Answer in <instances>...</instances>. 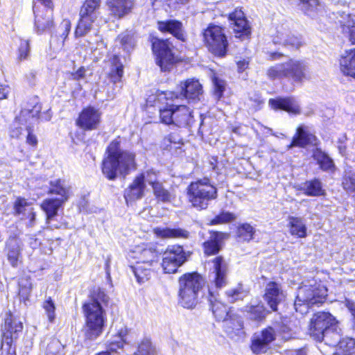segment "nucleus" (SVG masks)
Wrapping results in <instances>:
<instances>
[{
  "mask_svg": "<svg viewBox=\"0 0 355 355\" xmlns=\"http://www.w3.org/2000/svg\"><path fill=\"white\" fill-rule=\"evenodd\" d=\"M180 94L173 92L163 93L161 96H164L166 99H178L184 98L189 101H200V96L202 94V87L198 80L188 79L184 82H182L180 85Z\"/></svg>",
  "mask_w": 355,
  "mask_h": 355,
  "instance_id": "obj_13",
  "label": "nucleus"
},
{
  "mask_svg": "<svg viewBox=\"0 0 355 355\" xmlns=\"http://www.w3.org/2000/svg\"><path fill=\"white\" fill-rule=\"evenodd\" d=\"M344 304L352 315L353 322L355 327V302L349 299L345 298Z\"/></svg>",
  "mask_w": 355,
  "mask_h": 355,
  "instance_id": "obj_63",
  "label": "nucleus"
},
{
  "mask_svg": "<svg viewBox=\"0 0 355 355\" xmlns=\"http://www.w3.org/2000/svg\"><path fill=\"white\" fill-rule=\"evenodd\" d=\"M101 121V113L94 107H89L80 113L77 124L84 130L96 129Z\"/></svg>",
  "mask_w": 355,
  "mask_h": 355,
  "instance_id": "obj_20",
  "label": "nucleus"
},
{
  "mask_svg": "<svg viewBox=\"0 0 355 355\" xmlns=\"http://www.w3.org/2000/svg\"><path fill=\"white\" fill-rule=\"evenodd\" d=\"M188 198L192 206L198 209H205L210 201L218 196L217 189L207 178L191 182L188 187Z\"/></svg>",
  "mask_w": 355,
  "mask_h": 355,
  "instance_id": "obj_5",
  "label": "nucleus"
},
{
  "mask_svg": "<svg viewBox=\"0 0 355 355\" xmlns=\"http://www.w3.org/2000/svg\"><path fill=\"white\" fill-rule=\"evenodd\" d=\"M288 227L289 233L297 238L306 236L307 227L305 220L301 217L289 216L288 218Z\"/></svg>",
  "mask_w": 355,
  "mask_h": 355,
  "instance_id": "obj_31",
  "label": "nucleus"
},
{
  "mask_svg": "<svg viewBox=\"0 0 355 355\" xmlns=\"http://www.w3.org/2000/svg\"><path fill=\"white\" fill-rule=\"evenodd\" d=\"M245 311L250 320L259 321L265 318L267 311L261 302L251 304L245 307Z\"/></svg>",
  "mask_w": 355,
  "mask_h": 355,
  "instance_id": "obj_39",
  "label": "nucleus"
},
{
  "mask_svg": "<svg viewBox=\"0 0 355 355\" xmlns=\"http://www.w3.org/2000/svg\"><path fill=\"white\" fill-rule=\"evenodd\" d=\"M248 292L240 284L235 288L229 289L225 293L227 301L230 303L243 300L248 295Z\"/></svg>",
  "mask_w": 355,
  "mask_h": 355,
  "instance_id": "obj_47",
  "label": "nucleus"
},
{
  "mask_svg": "<svg viewBox=\"0 0 355 355\" xmlns=\"http://www.w3.org/2000/svg\"><path fill=\"white\" fill-rule=\"evenodd\" d=\"M48 193L59 196L55 198L65 203L71 195V187L64 180L56 179L50 182Z\"/></svg>",
  "mask_w": 355,
  "mask_h": 355,
  "instance_id": "obj_23",
  "label": "nucleus"
},
{
  "mask_svg": "<svg viewBox=\"0 0 355 355\" xmlns=\"http://www.w3.org/2000/svg\"><path fill=\"white\" fill-rule=\"evenodd\" d=\"M158 29L162 32H168L177 39L184 41L185 35L182 28V24L177 20H168L158 22Z\"/></svg>",
  "mask_w": 355,
  "mask_h": 355,
  "instance_id": "obj_30",
  "label": "nucleus"
},
{
  "mask_svg": "<svg viewBox=\"0 0 355 355\" xmlns=\"http://www.w3.org/2000/svg\"><path fill=\"white\" fill-rule=\"evenodd\" d=\"M131 270L134 273L137 281L139 283H144L148 281L151 275L150 266L141 263H136L135 266H131Z\"/></svg>",
  "mask_w": 355,
  "mask_h": 355,
  "instance_id": "obj_40",
  "label": "nucleus"
},
{
  "mask_svg": "<svg viewBox=\"0 0 355 355\" xmlns=\"http://www.w3.org/2000/svg\"><path fill=\"white\" fill-rule=\"evenodd\" d=\"M29 204L26 201V199L22 198H18L14 205V209L15 211L16 215H20L21 214H24L26 211L29 210V209H26L27 207H28Z\"/></svg>",
  "mask_w": 355,
  "mask_h": 355,
  "instance_id": "obj_61",
  "label": "nucleus"
},
{
  "mask_svg": "<svg viewBox=\"0 0 355 355\" xmlns=\"http://www.w3.org/2000/svg\"><path fill=\"white\" fill-rule=\"evenodd\" d=\"M226 236L222 232L214 233V237L204 243L205 253L207 255L216 254L220 248V241Z\"/></svg>",
  "mask_w": 355,
  "mask_h": 355,
  "instance_id": "obj_42",
  "label": "nucleus"
},
{
  "mask_svg": "<svg viewBox=\"0 0 355 355\" xmlns=\"http://www.w3.org/2000/svg\"><path fill=\"white\" fill-rule=\"evenodd\" d=\"M285 297L286 294L280 284L274 282L267 284L264 298L272 311L277 310V305L283 302Z\"/></svg>",
  "mask_w": 355,
  "mask_h": 355,
  "instance_id": "obj_18",
  "label": "nucleus"
},
{
  "mask_svg": "<svg viewBox=\"0 0 355 355\" xmlns=\"http://www.w3.org/2000/svg\"><path fill=\"white\" fill-rule=\"evenodd\" d=\"M229 19L236 37H248L250 34V26L241 9H236L230 14Z\"/></svg>",
  "mask_w": 355,
  "mask_h": 355,
  "instance_id": "obj_17",
  "label": "nucleus"
},
{
  "mask_svg": "<svg viewBox=\"0 0 355 355\" xmlns=\"http://www.w3.org/2000/svg\"><path fill=\"white\" fill-rule=\"evenodd\" d=\"M337 355H355V340L346 338L339 342L336 349Z\"/></svg>",
  "mask_w": 355,
  "mask_h": 355,
  "instance_id": "obj_45",
  "label": "nucleus"
},
{
  "mask_svg": "<svg viewBox=\"0 0 355 355\" xmlns=\"http://www.w3.org/2000/svg\"><path fill=\"white\" fill-rule=\"evenodd\" d=\"M64 203L62 200H56L54 198H49L44 199L40 207L42 210L46 214V223L48 225V228H59L60 225L52 224L54 218L58 215V211Z\"/></svg>",
  "mask_w": 355,
  "mask_h": 355,
  "instance_id": "obj_21",
  "label": "nucleus"
},
{
  "mask_svg": "<svg viewBox=\"0 0 355 355\" xmlns=\"http://www.w3.org/2000/svg\"><path fill=\"white\" fill-rule=\"evenodd\" d=\"M30 125H27L28 135L26 137V142L32 146H35L37 144L36 137L30 131Z\"/></svg>",
  "mask_w": 355,
  "mask_h": 355,
  "instance_id": "obj_64",
  "label": "nucleus"
},
{
  "mask_svg": "<svg viewBox=\"0 0 355 355\" xmlns=\"http://www.w3.org/2000/svg\"><path fill=\"white\" fill-rule=\"evenodd\" d=\"M133 257L138 259L137 263H141L151 266L158 259L157 252L151 247L146 245L137 246L132 252Z\"/></svg>",
  "mask_w": 355,
  "mask_h": 355,
  "instance_id": "obj_25",
  "label": "nucleus"
},
{
  "mask_svg": "<svg viewBox=\"0 0 355 355\" xmlns=\"http://www.w3.org/2000/svg\"><path fill=\"white\" fill-rule=\"evenodd\" d=\"M33 10L35 15V27L38 33H43L53 26V7L38 6L33 1Z\"/></svg>",
  "mask_w": 355,
  "mask_h": 355,
  "instance_id": "obj_16",
  "label": "nucleus"
},
{
  "mask_svg": "<svg viewBox=\"0 0 355 355\" xmlns=\"http://www.w3.org/2000/svg\"><path fill=\"white\" fill-rule=\"evenodd\" d=\"M71 30V21L69 19H63L59 26L60 37L65 40Z\"/></svg>",
  "mask_w": 355,
  "mask_h": 355,
  "instance_id": "obj_62",
  "label": "nucleus"
},
{
  "mask_svg": "<svg viewBox=\"0 0 355 355\" xmlns=\"http://www.w3.org/2000/svg\"><path fill=\"white\" fill-rule=\"evenodd\" d=\"M338 22L343 33L352 44H355V15L343 12L340 14Z\"/></svg>",
  "mask_w": 355,
  "mask_h": 355,
  "instance_id": "obj_29",
  "label": "nucleus"
},
{
  "mask_svg": "<svg viewBox=\"0 0 355 355\" xmlns=\"http://www.w3.org/2000/svg\"><path fill=\"white\" fill-rule=\"evenodd\" d=\"M106 154L102 162V172L109 180H115L118 174L125 176L136 168L135 153L121 149L119 139L111 141Z\"/></svg>",
  "mask_w": 355,
  "mask_h": 355,
  "instance_id": "obj_2",
  "label": "nucleus"
},
{
  "mask_svg": "<svg viewBox=\"0 0 355 355\" xmlns=\"http://www.w3.org/2000/svg\"><path fill=\"white\" fill-rule=\"evenodd\" d=\"M324 338H321L320 342L324 341L327 345L332 347L339 346V342L341 340V329L339 328L338 323L334 324V327H331L330 329H327V331L323 334Z\"/></svg>",
  "mask_w": 355,
  "mask_h": 355,
  "instance_id": "obj_34",
  "label": "nucleus"
},
{
  "mask_svg": "<svg viewBox=\"0 0 355 355\" xmlns=\"http://www.w3.org/2000/svg\"><path fill=\"white\" fill-rule=\"evenodd\" d=\"M95 20L85 17H80L78 24L75 30V37H80L86 35L92 28V24Z\"/></svg>",
  "mask_w": 355,
  "mask_h": 355,
  "instance_id": "obj_46",
  "label": "nucleus"
},
{
  "mask_svg": "<svg viewBox=\"0 0 355 355\" xmlns=\"http://www.w3.org/2000/svg\"><path fill=\"white\" fill-rule=\"evenodd\" d=\"M286 78L294 81H302L305 78V72L307 69L306 64L302 61L291 60L284 63Z\"/></svg>",
  "mask_w": 355,
  "mask_h": 355,
  "instance_id": "obj_26",
  "label": "nucleus"
},
{
  "mask_svg": "<svg viewBox=\"0 0 355 355\" xmlns=\"http://www.w3.org/2000/svg\"><path fill=\"white\" fill-rule=\"evenodd\" d=\"M100 0H86L80 10V17H85L95 20L98 15V9Z\"/></svg>",
  "mask_w": 355,
  "mask_h": 355,
  "instance_id": "obj_37",
  "label": "nucleus"
},
{
  "mask_svg": "<svg viewBox=\"0 0 355 355\" xmlns=\"http://www.w3.org/2000/svg\"><path fill=\"white\" fill-rule=\"evenodd\" d=\"M95 37L96 40L94 41H88L89 47L94 51L98 50L99 55H103L104 53L106 52V44L101 36L96 34Z\"/></svg>",
  "mask_w": 355,
  "mask_h": 355,
  "instance_id": "obj_59",
  "label": "nucleus"
},
{
  "mask_svg": "<svg viewBox=\"0 0 355 355\" xmlns=\"http://www.w3.org/2000/svg\"><path fill=\"white\" fill-rule=\"evenodd\" d=\"M128 332V327L123 324L116 327L114 339L110 343L109 349L115 352L118 349L123 348L124 344L127 342Z\"/></svg>",
  "mask_w": 355,
  "mask_h": 355,
  "instance_id": "obj_33",
  "label": "nucleus"
},
{
  "mask_svg": "<svg viewBox=\"0 0 355 355\" xmlns=\"http://www.w3.org/2000/svg\"><path fill=\"white\" fill-rule=\"evenodd\" d=\"M212 271L209 273L210 285L209 286V301L213 314L218 320L228 321L232 320L231 315L226 305L218 300L214 289L221 288L227 282L228 267L221 257L214 259Z\"/></svg>",
  "mask_w": 355,
  "mask_h": 355,
  "instance_id": "obj_3",
  "label": "nucleus"
},
{
  "mask_svg": "<svg viewBox=\"0 0 355 355\" xmlns=\"http://www.w3.org/2000/svg\"><path fill=\"white\" fill-rule=\"evenodd\" d=\"M19 295L21 299L26 302L28 300L32 291V284L28 278H21L19 282Z\"/></svg>",
  "mask_w": 355,
  "mask_h": 355,
  "instance_id": "obj_52",
  "label": "nucleus"
},
{
  "mask_svg": "<svg viewBox=\"0 0 355 355\" xmlns=\"http://www.w3.org/2000/svg\"><path fill=\"white\" fill-rule=\"evenodd\" d=\"M255 230L250 224L245 223L238 227V236L245 241H250L253 239Z\"/></svg>",
  "mask_w": 355,
  "mask_h": 355,
  "instance_id": "obj_54",
  "label": "nucleus"
},
{
  "mask_svg": "<svg viewBox=\"0 0 355 355\" xmlns=\"http://www.w3.org/2000/svg\"><path fill=\"white\" fill-rule=\"evenodd\" d=\"M156 234L164 239H188L189 232L184 229L157 228L155 230Z\"/></svg>",
  "mask_w": 355,
  "mask_h": 355,
  "instance_id": "obj_38",
  "label": "nucleus"
},
{
  "mask_svg": "<svg viewBox=\"0 0 355 355\" xmlns=\"http://www.w3.org/2000/svg\"><path fill=\"white\" fill-rule=\"evenodd\" d=\"M42 307L45 311L49 321L53 322L55 318V305L51 297H49L43 302Z\"/></svg>",
  "mask_w": 355,
  "mask_h": 355,
  "instance_id": "obj_56",
  "label": "nucleus"
},
{
  "mask_svg": "<svg viewBox=\"0 0 355 355\" xmlns=\"http://www.w3.org/2000/svg\"><path fill=\"white\" fill-rule=\"evenodd\" d=\"M137 178H142V182L145 184V182L148 183L151 185L152 187L157 183H159L158 181V175L153 170H148L141 174H139Z\"/></svg>",
  "mask_w": 355,
  "mask_h": 355,
  "instance_id": "obj_58",
  "label": "nucleus"
},
{
  "mask_svg": "<svg viewBox=\"0 0 355 355\" xmlns=\"http://www.w3.org/2000/svg\"><path fill=\"white\" fill-rule=\"evenodd\" d=\"M152 189L157 201L169 202L173 199V195L164 187L161 182L155 184Z\"/></svg>",
  "mask_w": 355,
  "mask_h": 355,
  "instance_id": "obj_43",
  "label": "nucleus"
},
{
  "mask_svg": "<svg viewBox=\"0 0 355 355\" xmlns=\"http://www.w3.org/2000/svg\"><path fill=\"white\" fill-rule=\"evenodd\" d=\"M313 157L316 161L320 168L324 171H333L335 165L333 159L320 149H316L313 152Z\"/></svg>",
  "mask_w": 355,
  "mask_h": 355,
  "instance_id": "obj_35",
  "label": "nucleus"
},
{
  "mask_svg": "<svg viewBox=\"0 0 355 355\" xmlns=\"http://www.w3.org/2000/svg\"><path fill=\"white\" fill-rule=\"evenodd\" d=\"M159 112L162 122L167 125L184 128L191 125L194 121L192 111L186 105H167Z\"/></svg>",
  "mask_w": 355,
  "mask_h": 355,
  "instance_id": "obj_8",
  "label": "nucleus"
},
{
  "mask_svg": "<svg viewBox=\"0 0 355 355\" xmlns=\"http://www.w3.org/2000/svg\"><path fill=\"white\" fill-rule=\"evenodd\" d=\"M212 83L214 85V94L215 98L220 99L225 89L226 83L224 80L217 76L215 73L211 77Z\"/></svg>",
  "mask_w": 355,
  "mask_h": 355,
  "instance_id": "obj_55",
  "label": "nucleus"
},
{
  "mask_svg": "<svg viewBox=\"0 0 355 355\" xmlns=\"http://www.w3.org/2000/svg\"><path fill=\"white\" fill-rule=\"evenodd\" d=\"M23 329V323L19 319L10 311L6 313L4 323L1 326V347L6 345L8 353H10L12 344L19 338Z\"/></svg>",
  "mask_w": 355,
  "mask_h": 355,
  "instance_id": "obj_10",
  "label": "nucleus"
},
{
  "mask_svg": "<svg viewBox=\"0 0 355 355\" xmlns=\"http://www.w3.org/2000/svg\"><path fill=\"white\" fill-rule=\"evenodd\" d=\"M301 7L306 15L313 17L319 12L321 6L318 0H302Z\"/></svg>",
  "mask_w": 355,
  "mask_h": 355,
  "instance_id": "obj_48",
  "label": "nucleus"
},
{
  "mask_svg": "<svg viewBox=\"0 0 355 355\" xmlns=\"http://www.w3.org/2000/svg\"><path fill=\"white\" fill-rule=\"evenodd\" d=\"M342 184L344 189L347 192H354L355 191V173L345 171Z\"/></svg>",
  "mask_w": 355,
  "mask_h": 355,
  "instance_id": "obj_57",
  "label": "nucleus"
},
{
  "mask_svg": "<svg viewBox=\"0 0 355 355\" xmlns=\"http://www.w3.org/2000/svg\"><path fill=\"white\" fill-rule=\"evenodd\" d=\"M274 44H280L291 49H298L301 46V41L291 34L290 30L284 26L277 28L273 36Z\"/></svg>",
  "mask_w": 355,
  "mask_h": 355,
  "instance_id": "obj_19",
  "label": "nucleus"
},
{
  "mask_svg": "<svg viewBox=\"0 0 355 355\" xmlns=\"http://www.w3.org/2000/svg\"><path fill=\"white\" fill-rule=\"evenodd\" d=\"M141 178V177H136L132 183L125 190L124 198L128 205L141 199L144 196L146 184L142 182Z\"/></svg>",
  "mask_w": 355,
  "mask_h": 355,
  "instance_id": "obj_27",
  "label": "nucleus"
},
{
  "mask_svg": "<svg viewBox=\"0 0 355 355\" xmlns=\"http://www.w3.org/2000/svg\"><path fill=\"white\" fill-rule=\"evenodd\" d=\"M327 293V288L320 284L300 286L294 302L295 311L301 314L306 313L311 306L324 302Z\"/></svg>",
  "mask_w": 355,
  "mask_h": 355,
  "instance_id": "obj_6",
  "label": "nucleus"
},
{
  "mask_svg": "<svg viewBox=\"0 0 355 355\" xmlns=\"http://www.w3.org/2000/svg\"><path fill=\"white\" fill-rule=\"evenodd\" d=\"M135 355H155V349L150 339L144 338L138 345Z\"/></svg>",
  "mask_w": 355,
  "mask_h": 355,
  "instance_id": "obj_51",
  "label": "nucleus"
},
{
  "mask_svg": "<svg viewBox=\"0 0 355 355\" xmlns=\"http://www.w3.org/2000/svg\"><path fill=\"white\" fill-rule=\"evenodd\" d=\"M286 73L284 63L272 66L267 71L268 78L272 80L286 78Z\"/></svg>",
  "mask_w": 355,
  "mask_h": 355,
  "instance_id": "obj_53",
  "label": "nucleus"
},
{
  "mask_svg": "<svg viewBox=\"0 0 355 355\" xmlns=\"http://www.w3.org/2000/svg\"><path fill=\"white\" fill-rule=\"evenodd\" d=\"M112 68L110 72V76L114 83L119 82L123 76V66L120 62L119 56L114 55L111 60Z\"/></svg>",
  "mask_w": 355,
  "mask_h": 355,
  "instance_id": "obj_44",
  "label": "nucleus"
},
{
  "mask_svg": "<svg viewBox=\"0 0 355 355\" xmlns=\"http://www.w3.org/2000/svg\"><path fill=\"white\" fill-rule=\"evenodd\" d=\"M30 53V44L28 40H21L19 48V53H18V60L21 61L26 60L28 58Z\"/></svg>",
  "mask_w": 355,
  "mask_h": 355,
  "instance_id": "obj_60",
  "label": "nucleus"
},
{
  "mask_svg": "<svg viewBox=\"0 0 355 355\" xmlns=\"http://www.w3.org/2000/svg\"><path fill=\"white\" fill-rule=\"evenodd\" d=\"M189 252L180 245L168 246L162 255V267L165 273H175L189 257Z\"/></svg>",
  "mask_w": 355,
  "mask_h": 355,
  "instance_id": "obj_11",
  "label": "nucleus"
},
{
  "mask_svg": "<svg viewBox=\"0 0 355 355\" xmlns=\"http://www.w3.org/2000/svg\"><path fill=\"white\" fill-rule=\"evenodd\" d=\"M301 191L309 196H320L324 194L321 182L318 179L306 181L301 187Z\"/></svg>",
  "mask_w": 355,
  "mask_h": 355,
  "instance_id": "obj_36",
  "label": "nucleus"
},
{
  "mask_svg": "<svg viewBox=\"0 0 355 355\" xmlns=\"http://www.w3.org/2000/svg\"><path fill=\"white\" fill-rule=\"evenodd\" d=\"M315 136L310 132L309 128L301 125L297 128L296 134L293 136L292 142L288 146V148L295 146L304 148L307 145L315 142Z\"/></svg>",
  "mask_w": 355,
  "mask_h": 355,
  "instance_id": "obj_24",
  "label": "nucleus"
},
{
  "mask_svg": "<svg viewBox=\"0 0 355 355\" xmlns=\"http://www.w3.org/2000/svg\"><path fill=\"white\" fill-rule=\"evenodd\" d=\"M21 243L16 239L9 241L8 245V259L12 266H16L21 256Z\"/></svg>",
  "mask_w": 355,
  "mask_h": 355,
  "instance_id": "obj_41",
  "label": "nucleus"
},
{
  "mask_svg": "<svg viewBox=\"0 0 355 355\" xmlns=\"http://www.w3.org/2000/svg\"><path fill=\"white\" fill-rule=\"evenodd\" d=\"M179 303L184 308L192 309L198 302V295L205 285L203 277L197 272L187 273L179 279Z\"/></svg>",
  "mask_w": 355,
  "mask_h": 355,
  "instance_id": "obj_4",
  "label": "nucleus"
},
{
  "mask_svg": "<svg viewBox=\"0 0 355 355\" xmlns=\"http://www.w3.org/2000/svg\"><path fill=\"white\" fill-rule=\"evenodd\" d=\"M202 37L205 46L211 53L218 57L226 55L228 42L220 26L210 24L204 30Z\"/></svg>",
  "mask_w": 355,
  "mask_h": 355,
  "instance_id": "obj_9",
  "label": "nucleus"
},
{
  "mask_svg": "<svg viewBox=\"0 0 355 355\" xmlns=\"http://www.w3.org/2000/svg\"><path fill=\"white\" fill-rule=\"evenodd\" d=\"M152 48L156 55V62L162 71H168L174 62V56L171 52V44L168 40L153 38Z\"/></svg>",
  "mask_w": 355,
  "mask_h": 355,
  "instance_id": "obj_14",
  "label": "nucleus"
},
{
  "mask_svg": "<svg viewBox=\"0 0 355 355\" xmlns=\"http://www.w3.org/2000/svg\"><path fill=\"white\" fill-rule=\"evenodd\" d=\"M275 338L276 332L271 327L254 333L251 338L250 349L252 353L256 355L266 353Z\"/></svg>",
  "mask_w": 355,
  "mask_h": 355,
  "instance_id": "obj_15",
  "label": "nucleus"
},
{
  "mask_svg": "<svg viewBox=\"0 0 355 355\" xmlns=\"http://www.w3.org/2000/svg\"><path fill=\"white\" fill-rule=\"evenodd\" d=\"M42 110L41 105L37 97L31 98L15 117L12 125L10 136L13 138H18L21 134L23 127L27 129V125H32L37 121V115Z\"/></svg>",
  "mask_w": 355,
  "mask_h": 355,
  "instance_id": "obj_7",
  "label": "nucleus"
},
{
  "mask_svg": "<svg viewBox=\"0 0 355 355\" xmlns=\"http://www.w3.org/2000/svg\"><path fill=\"white\" fill-rule=\"evenodd\" d=\"M269 105L275 110H284L294 114H297L300 112L298 103L293 98L270 99Z\"/></svg>",
  "mask_w": 355,
  "mask_h": 355,
  "instance_id": "obj_28",
  "label": "nucleus"
},
{
  "mask_svg": "<svg viewBox=\"0 0 355 355\" xmlns=\"http://www.w3.org/2000/svg\"><path fill=\"white\" fill-rule=\"evenodd\" d=\"M340 67L344 74L355 77V49L346 51L341 55Z\"/></svg>",
  "mask_w": 355,
  "mask_h": 355,
  "instance_id": "obj_32",
  "label": "nucleus"
},
{
  "mask_svg": "<svg viewBox=\"0 0 355 355\" xmlns=\"http://www.w3.org/2000/svg\"><path fill=\"white\" fill-rule=\"evenodd\" d=\"M135 0H107L109 10L114 17L122 18L132 12Z\"/></svg>",
  "mask_w": 355,
  "mask_h": 355,
  "instance_id": "obj_22",
  "label": "nucleus"
},
{
  "mask_svg": "<svg viewBox=\"0 0 355 355\" xmlns=\"http://www.w3.org/2000/svg\"><path fill=\"white\" fill-rule=\"evenodd\" d=\"M108 301V295L98 288L93 291L89 300L83 305L85 318L83 331L86 339L94 340L102 334L107 321L104 307L107 306Z\"/></svg>",
  "mask_w": 355,
  "mask_h": 355,
  "instance_id": "obj_1",
  "label": "nucleus"
},
{
  "mask_svg": "<svg viewBox=\"0 0 355 355\" xmlns=\"http://www.w3.org/2000/svg\"><path fill=\"white\" fill-rule=\"evenodd\" d=\"M336 323H338V321L329 313L318 312L313 315L310 321V336L315 340H320L324 338L323 334L327 329L334 327Z\"/></svg>",
  "mask_w": 355,
  "mask_h": 355,
  "instance_id": "obj_12",
  "label": "nucleus"
},
{
  "mask_svg": "<svg viewBox=\"0 0 355 355\" xmlns=\"http://www.w3.org/2000/svg\"><path fill=\"white\" fill-rule=\"evenodd\" d=\"M236 218V216L234 213L223 211L219 214L216 216L213 219H211L209 222L208 225H216L225 224L234 221Z\"/></svg>",
  "mask_w": 355,
  "mask_h": 355,
  "instance_id": "obj_50",
  "label": "nucleus"
},
{
  "mask_svg": "<svg viewBox=\"0 0 355 355\" xmlns=\"http://www.w3.org/2000/svg\"><path fill=\"white\" fill-rule=\"evenodd\" d=\"M118 40L121 48L127 53L130 52L135 47V40L133 34L130 31L121 33L118 37Z\"/></svg>",
  "mask_w": 355,
  "mask_h": 355,
  "instance_id": "obj_49",
  "label": "nucleus"
}]
</instances>
